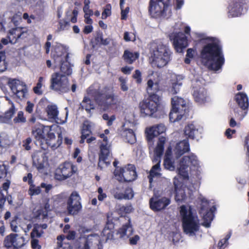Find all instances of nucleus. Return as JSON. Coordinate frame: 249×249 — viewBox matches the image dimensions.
<instances>
[{
  "mask_svg": "<svg viewBox=\"0 0 249 249\" xmlns=\"http://www.w3.org/2000/svg\"><path fill=\"white\" fill-rule=\"evenodd\" d=\"M184 133L189 138L194 139L198 134V129L194 124H188L184 128Z\"/></svg>",
  "mask_w": 249,
  "mask_h": 249,
  "instance_id": "obj_39",
  "label": "nucleus"
},
{
  "mask_svg": "<svg viewBox=\"0 0 249 249\" xmlns=\"http://www.w3.org/2000/svg\"><path fill=\"white\" fill-rule=\"evenodd\" d=\"M245 0H233L231 2L228 8V16L236 17L240 16L244 12Z\"/></svg>",
  "mask_w": 249,
  "mask_h": 249,
  "instance_id": "obj_20",
  "label": "nucleus"
},
{
  "mask_svg": "<svg viewBox=\"0 0 249 249\" xmlns=\"http://www.w3.org/2000/svg\"><path fill=\"white\" fill-rule=\"evenodd\" d=\"M132 77L135 80L136 83L138 84H140L142 82V73L139 70L135 71Z\"/></svg>",
  "mask_w": 249,
  "mask_h": 249,
  "instance_id": "obj_53",
  "label": "nucleus"
},
{
  "mask_svg": "<svg viewBox=\"0 0 249 249\" xmlns=\"http://www.w3.org/2000/svg\"><path fill=\"white\" fill-rule=\"evenodd\" d=\"M113 227L111 224H107L102 231V235L106 237V241L111 240L113 238Z\"/></svg>",
  "mask_w": 249,
  "mask_h": 249,
  "instance_id": "obj_42",
  "label": "nucleus"
},
{
  "mask_svg": "<svg viewBox=\"0 0 249 249\" xmlns=\"http://www.w3.org/2000/svg\"><path fill=\"white\" fill-rule=\"evenodd\" d=\"M172 110L169 114L170 120L175 122L180 120L188 112V107L184 100L177 96L172 98Z\"/></svg>",
  "mask_w": 249,
  "mask_h": 249,
  "instance_id": "obj_8",
  "label": "nucleus"
},
{
  "mask_svg": "<svg viewBox=\"0 0 249 249\" xmlns=\"http://www.w3.org/2000/svg\"><path fill=\"white\" fill-rule=\"evenodd\" d=\"M181 85L180 76L174 75L171 80V86L169 89V91L172 94H175L179 91Z\"/></svg>",
  "mask_w": 249,
  "mask_h": 249,
  "instance_id": "obj_34",
  "label": "nucleus"
},
{
  "mask_svg": "<svg viewBox=\"0 0 249 249\" xmlns=\"http://www.w3.org/2000/svg\"><path fill=\"white\" fill-rule=\"evenodd\" d=\"M88 95L89 94H88ZM89 97L91 96L89 95L88 97L85 96L80 104L81 107L85 109L88 113H90L91 110L95 108V106Z\"/></svg>",
  "mask_w": 249,
  "mask_h": 249,
  "instance_id": "obj_38",
  "label": "nucleus"
},
{
  "mask_svg": "<svg viewBox=\"0 0 249 249\" xmlns=\"http://www.w3.org/2000/svg\"><path fill=\"white\" fill-rule=\"evenodd\" d=\"M47 134V137L49 139H47V141H45L47 143H48L49 145H50L52 147L54 148V139H55V135L51 131V129L49 130L48 132H47L46 135Z\"/></svg>",
  "mask_w": 249,
  "mask_h": 249,
  "instance_id": "obj_48",
  "label": "nucleus"
},
{
  "mask_svg": "<svg viewBox=\"0 0 249 249\" xmlns=\"http://www.w3.org/2000/svg\"><path fill=\"white\" fill-rule=\"evenodd\" d=\"M166 130L165 126L163 124H159L146 128L145 133L147 139L149 142H152V139L159 135L164 132Z\"/></svg>",
  "mask_w": 249,
  "mask_h": 249,
  "instance_id": "obj_28",
  "label": "nucleus"
},
{
  "mask_svg": "<svg viewBox=\"0 0 249 249\" xmlns=\"http://www.w3.org/2000/svg\"><path fill=\"white\" fill-rule=\"evenodd\" d=\"M31 246L33 249H41V246L39 244L38 240L35 238H32Z\"/></svg>",
  "mask_w": 249,
  "mask_h": 249,
  "instance_id": "obj_59",
  "label": "nucleus"
},
{
  "mask_svg": "<svg viewBox=\"0 0 249 249\" xmlns=\"http://www.w3.org/2000/svg\"><path fill=\"white\" fill-rule=\"evenodd\" d=\"M201 205L200 213L202 214V217L204 220V222L202 224L206 228H209L213 218V212L211 210H208L209 204L205 198H202L201 199Z\"/></svg>",
  "mask_w": 249,
  "mask_h": 249,
  "instance_id": "obj_19",
  "label": "nucleus"
},
{
  "mask_svg": "<svg viewBox=\"0 0 249 249\" xmlns=\"http://www.w3.org/2000/svg\"><path fill=\"white\" fill-rule=\"evenodd\" d=\"M206 40L207 44L200 53L201 63L208 69L217 71L221 69L225 62L221 46L216 38H208Z\"/></svg>",
  "mask_w": 249,
  "mask_h": 249,
  "instance_id": "obj_1",
  "label": "nucleus"
},
{
  "mask_svg": "<svg viewBox=\"0 0 249 249\" xmlns=\"http://www.w3.org/2000/svg\"><path fill=\"white\" fill-rule=\"evenodd\" d=\"M160 97L159 95L149 96L139 103L140 112L144 116H154L160 107Z\"/></svg>",
  "mask_w": 249,
  "mask_h": 249,
  "instance_id": "obj_9",
  "label": "nucleus"
},
{
  "mask_svg": "<svg viewBox=\"0 0 249 249\" xmlns=\"http://www.w3.org/2000/svg\"><path fill=\"white\" fill-rule=\"evenodd\" d=\"M32 142V139L31 138H28L25 140L23 141V147L26 150H29L31 147L30 145Z\"/></svg>",
  "mask_w": 249,
  "mask_h": 249,
  "instance_id": "obj_61",
  "label": "nucleus"
},
{
  "mask_svg": "<svg viewBox=\"0 0 249 249\" xmlns=\"http://www.w3.org/2000/svg\"><path fill=\"white\" fill-rule=\"evenodd\" d=\"M236 101L239 106L243 109L246 110L249 107L248 96L244 92H239L236 95Z\"/></svg>",
  "mask_w": 249,
  "mask_h": 249,
  "instance_id": "obj_33",
  "label": "nucleus"
},
{
  "mask_svg": "<svg viewBox=\"0 0 249 249\" xmlns=\"http://www.w3.org/2000/svg\"><path fill=\"white\" fill-rule=\"evenodd\" d=\"M11 107L10 109L5 113V116L8 119H10L16 112V108L14 105V104L12 103Z\"/></svg>",
  "mask_w": 249,
  "mask_h": 249,
  "instance_id": "obj_55",
  "label": "nucleus"
},
{
  "mask_svg": "<svg viewBox=\"0 0 249 249\" xmlns=\"http://www.w3.org/2000/svg\"><path fill=\"white\" fill-rule=\"evenodd\" d=\"M166 141V138L164 137H160L157 145L156 147L154 153L153 162L155 164L153 166L149 172L148 178L149 182L151 184L152 182L153 178L155 177H158L160 175V162L161 157L162 155L164 150V144Z\"/></svg>",
  "mask_w": 249,
  "mask_h": 249,
  "instance_id": "obj_7",
  "label": "nucleus"
},
{
  "mask_svg": "<svg viewBox=\"0 0 249 249\" xmlns=\"http://www.w3.org/2000/svg\"><path fill=\"white\" fill-rule=\"evenodd\" d=\"M173 183L175 191V200L179 203L183 202L186 198L184 188L182 187L181 183L179 181L178 177H175Z\"/></svg>",
  "mask_w": 249,
  "mask_h": 249,
  "instance_id": "obj_27",
  "label": "nucleus"
},
{
  "mask_svg": "<svg viewBox=\"0 0 249 249\" xmlns=\"http://www.w3.org/2000/svg\"><path fill=\"white\" fill-rule=\"evenodd\" d=\"M139 56L138 52H132L129 50H125L123 54V58L128 64H132Z\"/></svg>",
  "mask_w": 249,
  "mask_h": 249,
  "instance_id": "obj_37",
  "label": "nucleus"
},
{
  "mask_svg": "<svg viewBox=\"0 0 249 249\" xmlns=\"http://www.w3.org/2000/svg\"><path fill=\"white\" fill-rule=\"evenodd\" d=\"M171 155L172 148L169 147L165 153L163 165L165 169L172 171L175 170V165L174 162L172 160Z\"/></svg>",
  "mask_w": 249,
  "mask_h": 249,
  "instance_id": "obj_32",
  "label": "nucleus"
},
{
  "mask_svg": "<svg viewBox=\"0 0 249 249\" xmlns=\"http://www.w3.org/2000/svg\"><path fill=\"white\" fill-rule=\"evenodd\" d=\"M170 38L173 40L174 47L178 52L181 53L182 49L185 48L188 45L187 38L181 32L171 35Z\"/></svg>",
  "mask_w": 249,
  "mask_h": 249,
  "instance_id": "obj_21",
  "label": "nucleus"
},
{
  "mask_svg": "<svg viewBox=\"0 0 249 249\" xmlns=\"http://www.w3.org/2000/svg\"><path fill=\"white\" fill-rule=\"evenodd\" d=\"M121 135L126 142L130 144H133L136 141L135 135L131 129L124 128L121 133Z\"/></svg>",
  "mask_w": 249,
  "mask_h": 249,
  "instance_id": "obj_36",
  "label": "nucleus"
},
{
  "mask_svg": "<svg viewBox=\"0 0 249 249\" xmlns=\"http://www.w3.org/2000/svg\"><path fill=\"white\" fill-rule=\"evenodd\" d=\"M149 53L151 64L159 68L165 66L171 59L170 50L160 41H155L150 44Z\"/></svg>",
  "mask_w": 249,
  "mask_h": 249,
  "instance_id": "obj_3",
  "label": "nucleus"
},
{
  "mask_svg": "<svg viewBox=\"0 0 249 249\" xmlns=\"http://www.w3.org/2000/svg\"><path fill=\"white\" fill-rule=\"evenodd\" d=\"M43 157V154L40 152H35L32 156L33 164L38 171H41L44 167Z\"/></svg>",
  "mask_w": 249,
  "mask_h": 249,
  "instance_id": "obj_35",
  "label": "nucleus"
},
{
  "mask_svg": "<svg viewBox=\"0 0 249 249\" xmlns=\"http://www.w3.org/2000/svg\"><path fill=\"white\" fill-rule=\"evenodd\" d=\"M128 221V223L123 225L118 230L117 232L119 237L123 240L128 239L132 235L133 231V229L130 225V219Z\"/></svg>",
  "mask_w": 249,
  "mask_h": 249,
  "instance_id": "obj_30",
  "label": "nucleus"
},
{
  "mask_svg": "<svg viewBox=\"0 0 249 249\" xmlns=\"http://www.w3.org/2000/svg\"><path fill=\"white\" fill-rule=\"evenodd\" d=\"M108 90L109 89L107 88L103 90L100 89L99 84H95L88 89L87 93L94 98L100 109L106 110L116 103L113 96L107 92Z\"/></svg>",
  "mask_w": 249,
  "mask_h": 249,
  "instance_id": "obj_4",
  "label": "nucleus"
},
{
  "mask_svg": "<svg viewBox=\"0 0 249 249\" xmlns=\"http://www.w3.org/2000/svg\"><path fill=\"white\" fill-rule=\"evenodd\" d=\"M5 53L4 52H0V72L4 71L7 69V64L5 62Z\"/></svg>",
  "mask_w": 249,
  "mask_h": 249,
  "instance_id": "obj_46",
  "label": "nucleus"
},
{
  "mask_svg": "<svg viewBox=\"0 0 249 249\" xmlns=\"http://www.w3.org/2000/svg\"><path fill=\"white\" fill-rule=\"evenodd\" d=\"M3 244L7 249H19L25 245V238L18 234L10 233L5 237Z\"/></svg>",
  "mask_w": 249,
  "mask_h": 249,
  "instance_id": "obj_14",
  "label": "nucleus"
},
{
  "mask_svg": "<svg viewBox=\"0 0 249 249\" xmlns=\"http://www.w3.org/2000/svg\"><path fill=\"white\" fill-rule=\"evenodd\" d=\"M190 169L200 171L201 165L197 157L194 154L184 156L179 160L178 171L183 179H188Z\"/></svg>",
  "mask_w": 249,
  "mask_h": 249,
  "instance_id": "obj_6",
  "label": "nucleus"
},
{
  "mask_svg": "<svg viewBox=\"0 0 249 249\" xmlns=\"http://www.w3.org/2000/svg\"><path fill=\"white\" fill-rule=\"evenodd\" d=\"M149 12L155 18L165 17L171 13L169 0H150Z\"/></svg>",
  "mask_w": 249,
  "mask_h": 249,
  "instance_id": "obj_10",
  "label": "nucleus"
},
{
  "mask_svg": "<svg viewBox=\"0 0 249 249\" xmlns=\"http://www.w3.org/2000/svg\"><path fill=\"white\" fill-rule=\"evenodd\" d=\"M119 81L120 82V86L122 90L124 91H127L128 88L126 84V79L122 77H121L119 78Z\"/></svg>",
  "mask_w": 249,
  "mask_h": 249,
  "instance_id": "obj_57",
  "label": "nucleus"
},
{
  "mask_svg": "<svg viewBox=\"0 0 249 249\" xmlns=\"http://www.w3.org/2000/svg\"><path fill=\"white\" fill-rule=\"evenodd\" d=\"M116 210L119 214L123 216L125 214L131 213L133 209L131 205H126L125 206L119 205L116 207Z\"/></svg>",
  "mask_w": 249,
  "mask_h": 249,
  "instance_id": "obj_43",
  "label": "nucleus"
},
{
  "mask_svg": "<svg viewBox=\"0 0 249 249\" xmlns=\"http://www.w3.org/2000/svg\"><path fill=\"white\" fill-rule=\"evenodd\" d=\"M10 227L13 231L15 232H17L18 231V223L16 219H14L11 221L10 223Z\"/></svg>",
  "mask_w": 249,
  "mask_h": 249,
  "instance_id": "obj_63",
  "label": "nucleus"
},
{
  "mask_svg": "<svg viewBox=\"0 0 249 249\" xmlns=\"http://www.w3.org/2000/svg\"><path fill=\"white\" fill-rule=\"evenodd\" d=\"M114 174L120 181H132L137 177L135 166L132 164H128L120 169L116 168L114 172Z\"/></svg>",
  "mask_w": 249,
  "mask_h": 249,
  "instance_id": "obj_12",
  "label": "nucleus"
},
{
  "mask_svg": "<svg viewBox=\"0 0 249 249\" xmlns=\"http://www.w3.org/2000/svg\"><path fill=\"white\" fill-rule=\"evenodd\" d=\"M77 170V168L71 162H65L56 169L54 178L58 180H64L71 177Z\"/></svg>",
  "mask_w": 249,
  "mask_h": 249,
  "instance_id": "obj_13",
  "label": "nucleus"
},
{
  "mask_svg": "<svg viewBox=\"0 0 249 249\" xmlns=\"http://www.w3.org/2000/svg\"><path fill=\"white\" fill-rule=\"evenodd\" d=\"M75 247L76 249H102L103 246L100 236L97 234H91L77 240Z\"/></svg>",
  "mask_w": 249,
  "mask_h": 249,
  "instance_id": "obj_11",
  "label": "nucleus"
},
{
  "mask_svg": "<svg viewBox=\"0 0 249 249\" xmlns=\"http://www.w3.org/2000/svg\"><path fill=\"white\" fill-rule=\"evenodd\" d=\"M81 197L76 191L72 192L67 200V210L70 214H76L81 209Z\"/></svg>",
  "mask_w": 249,
  "mask_h": 249,
  "instance_id": "obj_16",
  "label": "nucleus"
},
{
  "mask_svg": "<svg viewBox=\"0 0 249 249\" xmlns=\"http://www.w3.org/2000/svg\"><path fill=\"white\" fill-rule=\"evenodd\" d=\"M231 236V234L229 233L226 236V237L224 238L219 241L218 244V246L219 249H221L222 248H225L228 245V242L229 239L230 238Z\"/></svg>",
  "mask_w": 249,
  "mask_h": 249,
  "instance_id": "obj_52",
  "label": "nucleus"
},
{
  "mask_svg": "<svg viewBox=\"0 0 249 249\" xmlns=\"http://www.w3.org/2000/svg\"><path fill=\"white\" fill-rule=\"evenodd\" d=\"M199 81L196 80V83L193 85V96L195 100L199 103H203L207 101L208 99L207 91L202 87L197 84Z\"/></svg>",
  "mask_w": 249,
  "mask_h": 249,
  "instance_id": "obj_26",
  "label": "nucleus"
},
{
  "mask_svg": "<svg viewBox=\"0 0 249 249\" xmlns=\"http://www.w3.org/2000/svg\"><path fill=\"white\" fill-rule=\"evenodd\" d=\"M13 121L14 123H23L26 122V119L24 116L23 112L21 111L18 112L17 116L14 119Z\"/></svg>",
  "mask_w": 249,
  "mask_h": 249,
  "instance_id": "obj_50",
  "label": "nucleus"
},
{
  "mask_svg": "<svg viewBox=\"0 0 249 249\" xmlns=\"http://www.w3.org/2000/svg\"><path fill=\"white\" fill-rule=\"evenodd\" d=\"M159 81L155 79H149L147 82L146 90L149 96L158 95L156 94L159 90Z\"/></svg>",
  "mask_w": 249,
  "mask_h": 249,
  "instance_id": "obj_31",
  "label": "nucleus"
},
{
  "mask_svg": "<svg viewBox=\"0 0 249 249\" xmlns=\"http://www.w3.org/2000/svg\"><path fill=\"white\" fill-rule=\"evenodd\" d=\"M44 80V78L42 77H40L38 79V81L36 84V86L34 88V92L38 95H41L42 94V91L41 90V87L42 86V82Z\"/></svg>",
  "mask_w": 249,
  "mask_h": 249,
  "instance_id": "obj_47",
  "label": "nucleus"
},
{
  "mask_svg": "<svg viewBox=\"0 0 249 249\" xmlns=\"http://www.w3.org/2000/svg\"><path fill=\"white\" fill-rule=\"evenodd\" d=\"M124 194V199H132L134 196V193L132 189L131 188H126L125 190Z\"/></svg>",
  "mask_w": 249,
  "mask_h": 249,
  "instance_id": "obj_54",
  "label": "nucleus"
},
{
  "mask_svg": "<svg viewBox=\"0 0 249 249\" xmlns=\"http://www.w3.org/2000/svg\"><path fill=\"white\" fill-rule=\"evenodd\" d=\"M71 89L75 92L76 85L75 84L71 85L67 76L59 72H54L51 75L50 88L59 93H65Z\"/></svg>",
  "mask_w": 249,
  "mask_h": 249,
  "instance_id": "obj_5",
  "label": "nucleus"
},
{
  "mask_svg": "<svg viewBox=\"0 0 249 249\" xmlns=\"http://www.w3.org/2000/svg\"><path fill=\"white\" fill-rule=\"evenodd\" d=\"M32 133L35 139L42 144L47 141L46 134L50 130V126H44L40 123H37L32 126Z\"/></svg>",
  "mask_w": 249,
  "mask_h": 249,
  "instance_id": "obj_18",
  "label": "nucleus"
},
{
  "mask_svg": "<svg viewBox=\"0 0 249 249\" xmlns=\"http://www.w3.org/2000/svg\"><path fill=\"white\" fill-rule=\"evenodd\" d=\"M58 65H60V71L63 73V74L65 75H69L72 73V69L70 63L68 61V59L66 60H63L61 62L55 63Z\"/></svg>",
  "mask_w": 249,
  "mask_h": 249,
  "instance_id": "obj_41",
  "label": "nucleus"
},
{
  "mask_svg": "<svg viewBox=\"0 0 249 249\" xmlns=\"http://www.w3.org/2000/svg\"><path fill=\"white\" fill-rule=\"evenodd\" d=\"M234 113L235 117L238 118L240 120H242L247 115V111L246 110H243L240 107V108H237L235 109Z\"/></svg>",
  "mask_w": 249,
  "mask_h": 249,
  "instance_id": "obj_51",
  "label": "nucleus"
},
{
  "mask_svg": "<svg viewBox=\"0 0 249 249\" xmlns=\"http://www.w3.org/2000/svg\"><path fill=\"white\" fill-rule=\"evenodd\" d=\"M69 53L67 48L61 44H57L52 52V56L55 63L61 62L63 60H66Z\"/></svg>",
  "mask_w": 249,
  "mask_h": 249,
  "instance_id": "obj_24",
  "label": "nucleus"
},
{
  "mask_svg": "<svg viewBox=\"0 0 249 249\" xmlns=\"http://www.w3.org/2000/svg\"><path fill=\"white\" fill-rule=\"evenodd\" d=\"M111 15V6L110 4H107L104 8L103 12L102 13V18L106 19L108 17Z\"/></svg>",
  "mask_w": 249,
  "mask_h": 249,
  "instance_id": "obj_49",
  "label": "nucleus"
},
{
  "mask_svg": "<svg viewBox=\"0 0 249 249\" xmlns=\"http://www.w3.org/2000/svg\"><path fill=\"white\" fill-rule=\"evenodd\" d=\"M41 192V190L39 187H35L34 186H31L29 190L28 193L30 196L37 195Z\"/></svg>",
  "mask_w": 249,
  "mask_h": 249,
  "instance_id": "obj_56",
  "label": "nucleus"
},
{
  "mask_svg": "<svg viewBox=\"0 0 249 249\" xmlns=\"http://www.w3.org/2000/svg\"><path fill=\"white\" fill-rule=\"evenodd\" d=\"M65 239L64 235H59L57 237V249H71L69 244L63 243Z\"/></svg>",
  "mask_w": 249,
  "mask_h": 249,
  "instance_id": "obj_45",
  "label": "nucleus"
},
{
  "mask_svg": "<svg viewBox=\"0 0 249 249\" xmlns=\"http://www.w3.org/2000/svg\"><path fill=\"white\" fill-rule=\"evenodd\" d=\"M129 243L131 245H136L138 241L140 240V237L138 235H135L133 237H130Z\"/></svg>",
  "mask_w": 249,
  "mask_h": 249,
  "instance_id": "obj_64",
  "label": "nucleus"
},
{
  "mask_svg": "<svg viewBox=\"0 0 249 249\" xmlns=\"http://www.w3.org/2000/svg\"><path fill=\"white\" fill-rule=\"evenodd\" d=\"M114 197L117 199H124V193H121L119 191L118 188H116L115 190H114L113 193Z\"/></svg>",
  "mask_w": 249,
  "mask_h": 249,
  "instance_id": "obj_62",
  "label": "nucleus"
},
{
  "mask_svg": "<svg viewBox=\"0 0 249 249\" xmlns=\"http://www.w3.org/2000/svg\"><path fill=\"white\" fill-rule=\"evenodd\" d=\"M47 227V225L46 224L35 225L31 233L32 238L40 237L44 232L43 230L46 229Z\"/></svg>",
  "mask_w": 249,
  "mask_h": 249,
  "instance_id": "obj_40",
  "label": "nucleus"
},
{
  "mask_svg": "<svg viewBox=\"0 0 249 249\" xmlns=\"http://www.w3.org/2000/svg\"><path fill=\"white\" fill-rule=\"evenodd\" d=\"M189 150L190 146L188 141L184 140L177 143L173 149V152L176 158H178Z\"/></svg>",
  "mask_w": 249,
  "mask_h": 249,
  "instance_id": "obj_29",
  "label": "nucleus"
},
{
  "mask_svg": "<svg viewBox=\"0 0 249 249\" xmlns=\"http://www.w3.org/2000/svg\"><path fill=\"white\" fill-rule=\"evenodd\" d=\"M27 36V33L23 28L16 27L11 29L8 35V38L9 42L12 44H15L19 40L25 38Z\"/></svg>",
  "mask_w": 249,
  "mask_h": 249,
  "instance_id": "obj_25",
  "label": "nucleus"
},
{
  "mask_svg": "<svg viewBox=\"0 0 249 249\" xmlns=\"http://www.w3.org/2000/svg\"><path fill=\"white\" fill-rule=\"evenodd\" d=\"M93 125L92 123L88 121H85L83 123L82 134L84 135V136H89L91 133V128Z\"/></svg>",
  "mask_w": 249,
  "mask_h": 249,
  "instance_id": "obj_44",
  "label": "nucleus"
},
{
  "mask_svg": "<svg viewBox=\"0 0 249 249\" xmlns=\"http://www.w3.org/2000/svg\"><path fill=\"white\" fill-rule=\"evenodd\" d=\"M8 85L17 98L21 100L25 98L27 94V88L24 82L18 79H10Z\"/></svg>",
  "mask_w": 249,
  "mask_h": 249,
  "instance_id": "obj_15",
  "label": "nucleus"
},
{
  "mask_svg": "<svg viewBox=\"0 0 249 249\" xmlns=\"http://www.w3.org/2000/svg\"><path fill=\"white\" fill-rule=\"evenodd\" d=\"M171 202L169 198L166 197H159L154 196L150 199V206L154 211H160L164 209Z\"/></svg>",
  "mask_w": 249,
  "mask_h": 249,
  "instance_id": "obj_22",
  "label": "nucleus"
},
{
  "mask_svg": "<svg viewBox=\"0 0 249 249\" xmlns=\"http://www.w3.org/2000/svg\"><path fill=\"white\" fill-rule=\"evenodd\" d=\"M65 110H66V112L65 119L62 120L61 118H59L58 116L59 111L58 110V108L56 105H49L46 108V112L47 113V115L49 118L53 120H55L56 123H59L60 124H64L67 121L69 111L67 107L65 108Z\"/></svg>",
  "mask_w": 249,
  "mask_h": 249,
  "instance_id": "obj_23",
  "label": "nucleus"
},
{
  "mask_svg": "<svg viewBox=\"0 0 249 249\" xmlns=\"http://www.w3.org/2000/svg\"><path fill=\"white\" fill-rule=\"evenodd\" d=\"M110 145L108 143H102L100 145L98 166L103 169L110 164L111 156Z\"/></svg>",
  "mask_w": 249,
  "mask_h": 249,
  "instance_id": "obj_17",
  "label": "nucleus"
},
{
  "mask_svg": "<svg viewBox=\"0 0 249 249\" xmlns=\"http://www.w3.org/2000/svg\"><path fill=\"white\" fill-rule=\"evenodd\" d=\"M124 38L125 41L135 40V36L134 35H131V34L127 32L124 33Z\"/></svg>",
  "mask_w": 249,
  "mask_h": 249,
  "instance_id": "obj_60",
  "label": "nucleus"
},
{
  "mask_svg": "<svg viewBox=\"0 0 249 249\" xmlns=\"http://www.w3.org/2000/svg\"><path fill=\"white\" fill-rule=\"evenodd\" d=\"M179 213L184 233L194 239L200 238L201 223L195 211L190 206L182 205L180 207Z\"/></svg>",
  "mask_w": 249,
  "mask_h": 249,
  "instance_id": "obj_2",
  "label": "nucleus"
},
{
  "mask_svg": "<svg viewBox=\"0 0 249 249\" xmlns=\"http://www.w3.org/2000/svg\"><path fill=\"white\" fill-rule=\"evenodd\" d=\"M103 118L104 120L107 121V124L110 126L112 125L113 122L115 120V117L112 115L109 117L107 114H104L103 115Z\"/></svg>",
  "mask_w": 249,
  "mask_h": 249,
  "instance_id": "obj_58",
  "label": "nucleus"
}]
</instances>
